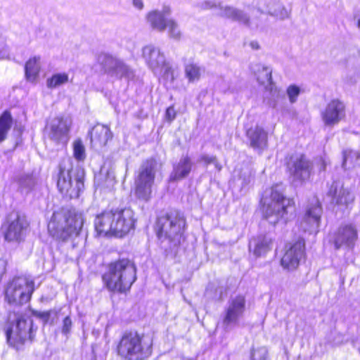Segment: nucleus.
<instances>
[{
  "instance_id": "1",
  "label": "nucleus",
  "mask_w": 360,
  "mask_h": 360,
  "mask_svg": "<svg viewBox=\"0 0 360 360\" xmlns=\"http://www.w3.org/2000/svg\"><path fill=\"white\" fill-rule=\"evenodd\" d=\"M136 219L130 207H117L98 214L94 221L97 233L103 236L122 238L135 227Z\"/></svg>"
},
{
  "instance_id": "2",
  "label": "nucleus",
  "mask_w": 360,
  "mask_h": 360,
  "mask_svg": "<svg viewBox=\"0 0 360 360\" xmlns=\"http://www.w3.org/2000/svg\"><path fill=\"white\" fill-rule=\"evenodd\" d=\"M153 345V334L127 331L119 341L117 352L125 360H146L152 355Z\"/></svg>"
},
{
  "instance_id": "3",
  "label": "nucleus",
  "mask_w": 360,
  "mask_h": 360,
  "mask_svg": "<svg viewBox=\"0 0 360 360\" xmlns=\"http://www.w3.org/2000/svg\"><path fill=\"white\" fill-rule=\"evenodd\" d=\"M84 222L83 214L75 211L61 210L53 214L48 231L55 238L65 240L79 234Z\"/></svg>"
},
{
  "instance_id": "4",
  "label": "nucleus",
  "mask_w": 360,
  "mask_h": 360,
  "mask_svg": "<svg viewBox=\"0 0 360 360\" xmlns=\"http://www.w3.org/2000/svg\"><path fill=\"white\" fill-rule=\"evenodd\" d=\"M136 279V269L127 259L111 264L108 271L103 276L106 287L115 292H125L129 290Z\"/></svg>"
},
{
  "instance_id": "5",
  "label": "nucleus",
  "mask_w": 360,
  "mask_h": 360,
  "mask_svg": "<svg viewBox=\"0 0 360 360\" xmlns=\"http://www.w3.org/2000/svg\"><path fill=\"white\" fill-rule=\"evenodd\" d=\"M8 343L18 349L34 337L32 319L25 314H13L5 328Z\"/></svg>"
},
{
  "instance_id": "6",
  "label": "nucleus",
  "mask_w": 360,
  "mask_h": 360,
  "mask_svg": "<svg viewBox=\"0 0 360 360\" xmlns=\"http://www.w3.org/2000/svg\"><path fill=\"white\" fill-rule=\"evenodd\" d=\"M262 211L264 217L269 223L275 224L288 212V209L292 205L290 199L283 197L281 193L271 191L262 200Z\"/></svg>"
},
{
  "instance_id": "7",
  "label": "nucleus",
  "mask_w": 360,
  "mask_h": 360,
  "mask_svg": "<svg viewBox=\"0 0 360 360\" xmlns=\"http://www.w3.org/2000/svg\"><path fill=\"white\" fill-rule=\"evenodd\" d=\"M143 57L156 75L161 77L167 82H173L174 79V72L158 49L151 45L144 46Z\"/></svg>"
},
{
  "instance_id": "8",
  "label": "nucleus",
  "mask_w": 360,
  "mask_h": 360,
  "mask_svg": "<svg viewBox=\"0 0 360 360\" xmlns=\"http://www.w3.org/2000/svg\"><path fill=\"white\" fill-rule=\"evenodd\" d=\"M34 290V281L25 277L12 280L6 290V300L12 304H22L27 302Z\"/></svg>"
},
{
  "instance_id": "9",
  "label": "nucleus",
  "mask_w": 360,
  "mask_h": 360,
  "mask_svg": "<svg viewBox=\"0 0 360 360\" xmlns=\"http://www.w3.org/2000/svg\"><path fill=\"white\" fill-rule=\"evenodd\" d=\"M155 165L154 160H148L141 167L135 180V195L143 200H148L152 193V187L155 176Z\"/></svg>"
},
{
  "instance_id": "10",
  "label": "nucleus",
  "mask_w": 360,
  "mask_h": 360,
  "mask_svg": "<svg viewBox=\"0 0 360 360\" xmlns=\"http://www.w3.org/2000/svg\"><path fill=\"white\" fill-rule=\"evenodd\" d=\"M98 62L101 63L105 72L112 77L118 79H129L133 77L132 70L122 60L105 53L98 56Z\"/></svg>"
},
{
  "instance_id": "11",
  "label": "nucleus",
  "mask_w": 360,
  "mask_h": 360,
  "mask_svg": "<svg viewBox=\"0 0 360 360\" xmlns=\"http://www.w3.org/2000/svg\"><path fill=\"white\" fill-rule=\"evenodd\" d=\"M29 226L24 215L12 213L9 215L7 224L4 226V237L8 241L19 242L25 237Z\"/></svg>"
},
{
  "instance_id": "12",
  "label": "nucleus",
  "mask_w": 360,
  "mask_h": 360,
  "mask_svg": "<svg viewBox=\"0 0 360 360\" xmlns=\"http://www.w3.org/2000/svg\"><path fill=\"white\" fill-rule=\"evenodd\" d=\"M345 105L339 99L329 101L321 112V120L326 127H333L345 117Z\"/></svg>"
},
{
  "instance_id": "13",
  "label": "nucleus",
  "mask_w": 360,
  "mask_h": 360,
  "mask_svg": "<svg viewBox=\"0 0 360 360\" xmlns=\"http://www.w3.org/2000/svg\"><path fill=\"white\" fill-rule=\"evenodd\" d=\"M288 168L292 181L301 183L309 179L312 165L303 155H298L291 158Z\"/></svg>"
},
{
  "instance_id": "14",
  "label": "nucleus",
  "mask_w": 360,
  "mask_h": 360,
  "mask_svg": "<svg viewBox=\"0 0 360 360\" xmlns=\"http://www.w3.org/2000/svg\"><path fill=\"white\" fill-rule=\"evenodd\" d=\"M57 186L61 193L70 198H75L79 197V193L84 187V184L82 179L78 177H76L74 181H72L69 170H61L58 179Z\"/></svg>"
},
{
  "instance_id": "15",
  "label": "nucleus",
  "mask_w": 360,
  "mask_h": 360,
  "mask_svg": "<svg viewBox=\"0 0 360 360\" xmlns=\"http://www.w3.org/2000/svg\"><path fill=\"white\" fill-rule=\"evenodd\" d=\"M304 250V242L299 240L293 244L286 246L285 252L281 259V265L288 270L295 269L303 257Z\"/></svg>"
},
{
  "instance_id": "16",
  "label": "nucleus",
  "mask_w": 360,
  "mask_h": 360,
  "mask_svg": "<svg viewBox=\"0 0 360 360\" xmlns=\"http://www.w3.org/2000/svg\"><path fill=\"white\" fill-rule=\"evenodd\" d=\"M321 213L322 210L318 202L309 207L301 221L302 229L304 231L316 233L320 226Z\"/></svg>"
},
{
  "instance_id": "17",
  "label": "nucleus",
  "mask_w": 360,
  "mask_h": 360,
  "mask_svg": "<svg viewBox=\"0 0 360 360\" xmlns=\"http://www.w3.org/2000/svg\"><path fill=\"white\" fill-rule=\"evenodd\" d=\"M245 300L242 295L231 299L224 320L225 325L236 323L245 311Z\"/></svg>"
},
{
  "instance_id": "18",
  "label": "nucleus",
  "mask_w": 360,
  "mask_h": 360,
  "mask_svg": "<svg viewBox=\"0 0 360 360\" xmlns=\"http://www.w3.org/2000/svg\"><path fill=\"white\" fill-rule=\"evenodd\" d=\"M91 144L96 149L105 146L112 137V133L108 126L98 124L91 131Z\"/></svg>"
},
{
  "instance_id": "19",
  "label": "nucleus",
  "mask_w": 360,
  "mask_h": 360,
  "mask_svg": "<svg viewBox=\"0 0 360 360\" xmlns=\"http://www.w3.org/2000/svg\"><path fill=\"white\" fill-rule=\"evenodd\" d=\"M71 124V119L68 117L52 119L48 126L49 136L51 139H60L68 133Z\"/></svg>"
},
{
  "instance_id": "20",
  "label": "nucleus",
  "mask_w": 360,
  "mask_h": 360,
  "mask_svg": "<svg viewBox=\"0 0 360 360\" xmlns=\"http://www.w3.org/2000/svg\"><path fill=\"white\" fill-rule=\"evenodd\" d=\"M356 239L357 231L355 227L352 225H346L338 230L335 238V244L337 248L343 245L353 247Z\"/></svg>"
},
{
  "instance_id": "21",
  "label": "nucleus",
  "mask_w": 360,
  "mask_h": 360,
  "mask_svg": "<svg viewBox=\"0 0 360 360\" xmlns=\"http://www.w3.org/2000/svg\"><path fill=\"white\" fill-rule=\"evenodd\" d=\"M185 226V220L179 214L169 215L162 224V232L169 236L180 233Z\"/></svg>"
},
{
  "instance_id": "22",
  "label": "nucleus",
  "mask_w": 360,
  "mask_h": 360,
  "mask_svg": "<svg viewBox=\"0 0 360 360\" xmlns=\"http://www.w3.org/2000/svg\"><path fill=\"white\" fill-rule=\"evenodd\" d=\"M192 162L188 156L182 157L179 161L174 165L173 171L170 174L171 181H179L188 176L191 171Z\"/></svg>"
},
{
  "instance_id": "23",
  "label": "nucleus",
  "mask_w": 360,
  "mask_h": 360,
  "mask_svg": "<svg viewBox=\"0 0 360 360\" xmlns=\"http://www.w3.org/2000/svg\"><path fill=\"white\" fill-rule=\"evenodd\" d=\"M247 135L253 148L262 150L266 147L267 133L262 127L256 126L250 129Z\"/></svg>"
},
{
  "instance_id": "24",
  "label": "nucleus",
  "mask_w": 360,
  "mask_h": 360,
  "mask_svg": "<svg viewBox=\"0 0 360 360\" xmlns=\"http://www.w3.org/2000/svg\"><path fill=\"white\" fill-rule=\"evenodd\" d=\"M169 9L164 8L163 11H153L148 15V21L153 28L159 31H163L167 28V21L171 20L168 18Z\"/></svg>"
},
{
  "instance_id": "25",
  "label": "nucleus",
  "mask_w": 360,
  "mask_h": 360,
  "mask_svg": "<svg viewBox=\"0 0 360 360\" xmlns=\"http://www.w3.org/2000/svg\"><path fill=\"white\" fill-rule=\"evenodd\" d=\"M41 70V58L33 56L25 65V74L26 79L30 82H36Z\"/></svg>"
},
{
  "instance_id": "26",
  "label": "nucleus",
  "mask_w": 360,
  "mask_h": 360,
  "mask_svg": "<svg viewBox=\"0 0 360 360\" xmlns=\"http://www.w3.org/2000/svg\"><path fill=\"white\" fill-rule=\"evenodd\" d=\"M252 70L259 84L266 87L271 84L272 71L271 68L261 64H257L252 67Z\"/></svg>"
},
{
  "instance_id": "27",
  "label": "nucleus",
  "mask_w": 360,
  "mask_h": 360,
  "mask_svg": "<svg viewBox=\"0 0 360 360\" xmlns=\"http://www.w3.org/2000/svg\"><path fill=\"white\" fill-rule=\"evenodd\" d=\"M271 239L267 236L258 237L250 242V248H252L253 252L256 256H262L271 249Z\"/></svg>"
},
{
  "instance_id": "28",
  "label": "nucleus",
  "mask_w": 360,
  "mask_h": 360,
  "mask_svg": "<svg viewBox=\"0 0 360 360\" xmlns=\"http://www.w3.org/2000/svg\"><path fill=\"white\" fill-rule=\"evenodd\" d=\"M220 15L243 23H248V20L242 11L230 6H220Z\"/></svg>"
},
{
  "instance_id": "29",
  "label": "nucleus",
  "mask_w": 360,
  "mask_h": 360,
  "mask_svg": "<svg viewBox=\"0 0 360 360\" xmlns=\"http://www.w3.org/2000/svg\"><path fill=\"white\" fill-rule=\"evenodd\" d=\"M69 82V75L67 72H58L52 75L46 81L49 88L55 89L64 85Z\"/></svg>"
},
{
  "instance_id": "30",
  "label": "nucleus",
  "mask_w": 360,
  "mask_h": 360,
  "mask_svg": "<svg viewBox=\"0 0 360 360\" xmlns=\"http://www.w3.org/2000/svg\"><path fill=\"white\" fill-rule=\"evenodd\" d=\"M185 75L189 82L198 81L202 75V70L195 63H188L185 66Z\"/></svg>"
},
{
  "instance_id": "31",
  "label": "nucleus",
  "mask_w": 360,
  "mask_h": 360,
  "mask_svg": "<svg viewBox=\"0 0 360 360\" xmlns=\"http://www.w3.org/2000/svg\"><path fill=\"white\" fill-rule=\"evenodd\" d=\"M360 164V151L345 150L343 153V166L350 167Z\"/></svg>"
},
{
  "instance_id": "32",
  "label": "nucleus",
  "mask_w": 360,
  "mask_h": 360,
  "mask_svg": "<svg viewBox=\"0 0 360 360\" xmlns=\"http://www.w3.org/2000/svg\"><path fill=\"white\" fill-rule=\"evenodd\" d=\"M12 125V118L9 112H4L0 117V142L3 141Z\"/></svg>"
},
{
  "instance_id": "33",
  "label": "nucleus",
  "mask_w": 360,
  "mask_h": 360,
  "mask_svg": "<svg viewBox=\"0 0 360 360\" xmlns=\"http://www.w3.org/2000/svg\"><path fill=\"white\" fill-rule=\"evenodd\" d=\"M73 156L78 161H82L86 158V149L82 140L77 139L72 143Z\"/></svg>"
},
{
  "instance_id": "34",
  "label": "nucleus",
  "mask_w": 360,
  "mask_h": 360,
  "mask_svg": "<svg viewBox=\"0 0 360 360\" xmlns=\"http://www.w3.org/2000/svg\"><path fill=\"white\" fill-rule=\"evenodd\" d=\"M251 360H269L267 349L265 347L254 348L251 353Z\"/></svg>"
},
{
  "instance_id": "35",
  "label": "nucleus",
  "mask_w": 360,
  "mask_h": 360,
  "mask_svg": "<svg viewBox=\"0 0 360 360\" xmlns=\"http://www.w3.org/2000/svg\"><path fill=\"white\" fill-rule=\"evenodd\" d=\"M286 94L290 102L294 103L300 94V88L297 85L291 84L287 88Z\"/></svg>"
},
{
  "instance_id": "36",
  "label": "nucleus",
  "mask_w": 360,
  "mask_h": 360,
  "mask_svg": "<svg viewBox=\"0 0 360 360\" xmlns=\"http://www.w3.org/2000/svg\"><path fill=\"white\" fill-rule=\"evenodd\" d=\"M167 28L168 33L171 37L174 39H179L181 36V32L178 27L177 24L173 20H168L167 21Z\"/></svg>"
},
{
  "instance_id": "37",
  "label": "nucleus",
  "mask_w": 360,
  "mask_h": 360,
  "mask_svg": "<svg viewBox=\"0 0 360 360\" xmlns=\"http://www.w3.org/2000/svg\"><path fill=\"white\" fill-rule=\"evenodd\" d=\"M352 200V195L347 190L341 191V194H340L338 198V202L340 204H347Z\"/></svg>"
},
{
  "instance_id": "38",
  "label": "nucleus",
  "mask_w": 360,
  "mask_h": 360,
  "mask_svg": "<svg viewBox=\"0 0 360 360\" xmlns=\"http://www.w3.org/2000/svg\"><path fill=\"white\" fill-rule=\"evenodd\" d=\"M72 326V319L69 316H67L63 320L62 323V333L63 334H68L70 332Z\"/></svg>"
},
{
  "instance_id": "39",
  "label": "nucleus",
  "mask_w": 360,
  "mask_h": 360,
  "mask_svg": "<svg viewBox=\"0 0 360 360\" xmlns=\"http://www.w3.org/2000/svg\"><path fill=\"white\" fill-rule=\"evenodd\" d=\"M200 162H204L206 165L214 163L216 166V167L220 170L221 166L218 164V162L216 160V158L214 156H209V155H202L199 160Z\"/></svg>"
},
{
  "instance_id": "40",
  "label": "nucleus",
  "mask_w": 360,
  "mask_h": 360,
  "mask_svg": "<svg viewBox=\"0 0 360 360\" xmlns=\"http://www.w3.org/2000/svg\"><path fill=\"white\" fill-rule=\"evenodd\" d=\"M176 117V111L174 107L170 106L166 110V118L168 121H172Z\"/></svg>"
},
{
  "instance_id": "41",
  "label": "nucleus",
  "mask_w": 360,
  "mask_h": 360,
  "mask_svg": "<svg viewBox=\"0 0 360 360\" xmlns=\"http://www.w3.org/2000/svg\"><path fill=\"white\" fill-rule=\"evenodd\" d=\"M326 165H327L326 161L325 160L321 158L315 162L314 167H316L318 169V170L319 172H321V171L325 170Z\"/></svg>"
},
{
  "instance_id": "42",
  "label": "nucleus",
  "mask_w": 360,
  "mask_h": 360,
  "mask_svg": "<svg viewBox=\"0 0 360 360\" xmlns=\"http://www.w3.org/2000/svg\"><path fill=\"white\" fill-rule=\"evenodd\" d=\"M217 6L220 8L221 5L217 4L215 1H205L202 3V7L205 9H211Z\"/></svg>"
},
{
  "instance_id": "43",
  "label": "nucleus",
  "mask_w": 360,
  "mask_h": 360,
  "mask_svg": "<svg viewBox=\"0 0 360 360\" xmlns=\"http://www.w3.org/2000/svg\"><path fill=\"white\" fill-rule=\"evenodd\" d=\"M278 8L281 10L279 12L274 11V14L280 18H285L288 15V11L285 8H284L282 6L278 5Z\"/></svg>"
},
{
  "instance_id": "44",
  "label": "nucleus",
  "mask_w": 360,
  "mask_h": 360,
  "mask_svg": "<svg viewBox=\"0 0 360 360\" xmlns=\"http://www.w3.org/2000/svg\"><path fill=\"white\" fill-rule=\"evenodd\" d=\"M133 5L139 10L142 9L143 7L142 0H133Z\"/></svg>"
},
{
  "instance_id": "45",
  "label": "nucleus",
  "mask_w": 360,
  "mask_h": 360,
  "mask_svg": "<svg viewBox=\"0 0 360 360\" xmlns=\"http://www.w3.org/2000/svg\"><path fill=\"white\" fill-rule=\"evenodd\" d=\"M51 315V312L49 311L42 312L39 314L40 316L44 318L46 321H47Z\"/></svg>"
},
{
  "instance_id": "46",
  "label": "nucleus",
  "mask_w": 360,
  "mask_h": 360,
  "mask_svg": "<svg viewBox=\"0 0 360 360\" xmlns=\"http://www.w3.org/2000/svg\"><path fill=\"white\" fill-rule=\"evenodd\" d=\"M250 46L252 47V49H259V44L257 41H251L250 43Z\"/></svg>"
},
{
  "instance_id": "47",
  "label": "nucleus",
  "mask_w": 360,
  "mask_h": 360,
  "mask_svg": "<svg viewBox=\"0 0 360 360\" xmlns=\"http://www.w3.org/2000/svg\"><path fill=\"white\" fill-rule=\"evenodd\" d=\"M358 28L360 30V12L356 14L355 16Z\"/></svg>"
}]
</instances>
